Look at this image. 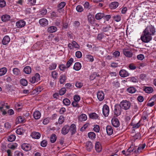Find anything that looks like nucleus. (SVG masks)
I'll return each mask as SVG.
<instances>
[{
	"mask_svg": "<svg viewBox=\"0 0 156 156\" xmlns=\"http://www.w3.org/2000/svg\"><path fill=\"white\" fill-rule=\"evenodd\" d=\"M66 5V3L64 2H62L58 5V8L59 9L63 8Z\"/></svg>",
	"mask_w": 156,
	"mask_h": 156,
	"instance_id": "a18cd8bd",
	"label": "nucleus"
},
{
	"mask_svg": "<svg viewBox=\"0 0 156 156\" xmlns=\"http://www.w3.org/2000/svg\"><path fill=\"white\" fill-rule=\"evenodd\" d=\"M76 56L78 58H80L82 56L81 52L80 51H77L76 53Z\"/></svg>",
	"mask_w": 156,
	"mask_h": 156,
	"instance_id": "680f3d73",
	"label": "nucleus"
},
{
	"mask_svg": "<svg viewBox=\"0 0 156 156\" xmlns=\"http://www.w3.org/2000/svg\"><path fill=\"white\" fill-rule=\"evenodd\" d=\"M111 28L110 26H108L106 27H104L103 28V31L104 32H106L108 31L110 28Z\"/></svg>",
	"mask_w": 156,
	"mask_h": 156,
	"instance_id": "338daca9",
	"label": "nucleus"
},
{
	"mask_svg": "<svg viewBox=\"0 0 156 156\" xmlns=\"http://www.w3.org/2000/svg\"><path fill=\"white\" fill-rule=\"evenodd\" d=\"M106 130L107 133L108 135H111L112 134L113 130L111 126H107L106 127Z\"/></svg>",
	"mask_w": 156,
	"mask_h": 156,
	"instance_id": "412c9836",
	"label": "nucleus"
},
{
	"mask_svg": "<svg viewBox=\"0 0 156 156\" xmlns=\"http://www.w3.org/2000/svg\"><path fill=\"white\" fill-rule=\"evenodd\" d=\"M58 73L55 71H54L52 72V78L54 79H55L57 78V77L58 76Z\"/></svg>",
	"mask_w": 156,
	"mask_h": 156,
	"instance_id": "8fccbe9b",
	"label": "nucleus"
},
{
	"mask_svg": "<svg viewBox=\"0 0 156 156\" xmlns=\"http://www.w3.org/2000/svg\"><path fill=\"white\" fill-rule=\"evenodd\" d=\"M21 148L25 151H28L31 149V147L27 144L24 143L21 145Z\"/></svg>",
	"mask_w": 156,
	"mask_h": 156,
	"instance_id": "9b49d317",
	"label": "nucleus"
},
{
	"mask_svg": "<svg viewBox=\"0 0 156 156\" xmlns=\"http://www.w3.org/2000/svg\"><path fill=\"white\" fill-rule=\"evenodd\" d=\"M119 75L122 77H124L128 76L129 74L124 69H122L119 72Z\"/></svg>",
	"mask_w": 156,
	"mask_h": 156,
	"instance_id": "ddd939ff",
	"label": "nucleus"
},
{
	"mask_svg": "<svg viewBox=\"0 0 156 156\" xmlns=\"http://www.w3.org/2000/svg\"><path fill=\"white\" fill-rule=\"evenodd\" d=\"M73 61V59L72 58H71L67 62L66 66L67 68H68L71 65Z\"/></svg>",
	"mask_w": 156,
	"mask_h": 156,
	"instance_id": "a19ab883",
	"label": "nucleus"
},
{
	"mask_svg": "<svg viewBox=\"0 0 156 156\" xmlns=\"http://www.w3.org/2000/svg\"><path fill=\"white\" fill-rule=\"evenodd\" d=\"M87 116L85 114L81 115L79 117V120L81 121H85L87 119Z\"/></svg>",
	"mask_w": 156,
	"mask_h": 156,
	"instance_id": "7c9ffc66",
	"label": "nucleus"
},
{
	"mask_svg": "<svg viewBox=\"0 0 156 156\" xmlns=\"http://www.w3.org/2000/svg\"><path fill=\"white\" fill-rule=\"evenodd\" d=\"M61 20L59 19H57L55 23V26H59L60 24Z\"/></svg>",
	"mask_w": 156,
	"mask_h": 156,
	"instance_id": "774afa93",
	"label": "nucleus"
},
{
	"mask_svg": "<svg viewBox=\"0 0 156 156\" xmlns=\"http://www.w3.org/2000/svg\"><path fill=\"white\" fill-rule=\"evenodd\" d=\"M10 40L9 37L8 36H6L2 40V43L3 45H6L9 42Z\"/></svg>",
	"mask_w": 156,
	"mask_h": 156,
	"instance_id": "f3484780",
	"label": "nucleus"
},
{
	"mask_svg": "<svg viewBox=\"0 0 156 156\" xmlns=\"http://www.w3.org/2000/svg\"><path fill=\"white\" fill-rule=\"evenodd\" d=\"M86 150L90 152L93 148V146L91 142L90 141H87L86 144Z\"/></svg>",
	"mask_w": 156,
	"mask_h": 156,
	"instance_id": "1a4fd4ad",
	"label": "nucleus"
},
{
	"mask_svg": "<svg viewBox=\"0 0 156 156\" xmlns=\"http://www.w3.org/2000/svg\"><path fill=\"white\" fill-rule=\"evenodd\" d=\"M87 19L88 22L90 23H91L94 20V18L91 14L89 13L87 16Z\"/></svg>",
	"mask_w": 156,
	"mask_h": 156,
	"instance_id": "c9c22d12",
	"label": "nucleus"
},
{
	"mask_svg": "<svg viewBox=\"0 0 156 156\" xmlns=\"http://www.w3.org/2000/svg\"><path fill=\"white\" fill-rule=\"evenodd\" d=\"M15 155L16 156H23V153L21 152L17 151L15 152Z\"/></svg>",
	"mask_w": 156,
	"mask_h": 156,
	"instance_id": "0e129e2a",
	"label": "nucleus"
},
{
	"mask_svg": "<svg viewBox=\"0 0 156 156\" xmlns=\"http://www.w3.org/2000/svg\"><path fill=\"white\" fill-rule=\"evenodd\" d=\"M127 91L129 93H133L136 92V90L135 88L131 87L127 89Z\"/></svg>",
	"mask_w": 156,
	"mask_h": 156,
	"instance_id": "4c0bfd02",
	"label": "nucleus"
},
{
	"mask_svg": "<svg viewBox=\"0 0 156 156\" xmlns=\"http://www.w3.org/2000/svg\"><path fill=\"white\" fill-rule=\"evenodd\" d=\"M89 117L90 118L94 119H98L99 116L98 114L95 112L91 113L89 114Z\"/></svg>",
	"mask_w": 156,
	"mask_h": 156,
	"instance_id": "b1692460",
	"label": "nucleus"
},
{
	"mask_svg": "<svg viewBox=\"0 0 156 156\" xmlns=\"http://www.w3.org/2000/svg\"><path fill=\"white\" fill-rule=\"evenodd\" d=\"M134 147L133 145H131L129 148L126 151V154L127 155H129L130 153L133 152L134 149Z\"/></svg>",
	"mask_w": 156,
	"mask_h": 156,
	"instance_id": "c85d7f7f",
	"label": "nucleus"
},
{
	"mask_svg": "<svg viewBox=\"0 0 156 156\" xmlns=\"http://www.w3.org/2000/svg\"><path fill=\"white\" fill-rule=\"evenodd\" d=\"M16 139V136L14 135H11L9 136L8 138V140L10 142H12Z\"/></svg>",
	"mask_w": 156,
	"mask_h": 156,
	"instance_id": "58836bf2",
	"label": "nucleus"
},
{
	"mask_svg": "<svg viewBox=\"0 0 156 156\" xmlns=\"http://www.w3.org/2000/svg\"><path fill=\"white\" fill-rule=\"evenodd\" d=\"M76 9L77 11L79 12H81L83 10V7L80 5H78L76 7Z\"/></svg>",
	"mask_w": 156,
	"mask_h": 156,
	"instance_id": "49530a36",
	"label": "nucleus"
},
{
	"mask_svg": "<svg viewBox=\"0 0 156 156\" xmlns=\"http://www.w3.org/2000/svg\"><path fill=\"white\" fill-rule=\"evenodd\" d=\"M31 136L33 138L38 139L40 138L41 134L38 132H34L32 133Z\"/></svg>",
	"mask_w": 156,
	"mask_h": 156,
	"instance_id": "6ab92c4d",
	"label": "nucleus"
},
{
	"mask_svg": "<svg viewBox=\"0 0 156 156\" xmlns=\"http://www.w3.org/2000/svg\"><path fill=\"white\" fill-rule=\"evenodd\" d=\"M93 129L95 132L97 133L99 132L100 130V128L99 126L98 125H95Z\"/></svg>",
	"mask_w": 156,
	"mask_h": 156,
	"instance_id": "4d7b16f0",
	"label": "nucleus"
},
{
	"mask_svg": "<svg viewBox=\"0 0 156 156\" xmlns=\"http://www.w3.org/2000/svg\"><path fill=\"white\" fill-rule=\"evenodd\" d=\"M40 80V75L38 73H36L34 76L30 79V81L32 83H34L36 82H37Z\"/></svg>",
	"mask_w": 156,
	"mask_h": 156,
	"instance_id": "39448f33",
	"label": "nucleus"
},
{
	"mask_svg": "<svg viewBox=\"0 0 156 156\" xmlns=\"http://www.w3.org/2000/svg\"><path fill=\"white\" fill-rule=\"evenodd\" d=\"M23 71L25 73L29 74L31 72V68L29 66H27L24 68Z\"/></svg>",
	"mask_w": 156,
	"mask_h": 156,
	"instance_id": "cd10ccee",
	"label": "nucleus"
},
{
	"mask_svg": "<svg viewBox=\"0 0 156 156\" xmlns=\"http://www.w3.org/2000/svg\"><path fill=\"white\" fill-rule=\"evenodd\" d=\"M56 67V65L55 63H53L49 66L48 69L50 70H52L55 69Z\"/></svg>",
	"mask_w": 156,
	"mask_h": 156,
	"instance_id": "09e8293b",
	"label": "nucleus"
},
{
	"mask_svg": "<svg viewBox=\"0 0 156 156\" xmlns=\"http://www.w3.org/2000/svg\"><path fill=\"white\" fill-rule=\"evenodd\" d=\"M39 23L42 26H45L48 25V21L46 19L42 18L39 20Z\"/></svg>",
	"mask_w": 156,
	"mask_h": 156,
	"instance_id": "2eb2a0df",
	"label": "nucleus"
},
{
	"mask_svg": "<svg viewBox=\"0 0 156 156\" xmlns=\"http://www.w3.org/2000/svg\"><path fill=\"white\" fill-rule=\"evenodd\" d=\"M152 37L147 35L144 32H143L140 37L141 41L145 43L149 42L152 39Z\"/></svg>",
	"mask_w": 156,
	"mask_h": 156,
	"instance_id": "f03ea898",
	"label": "nucleus"
},
{
	"mask_svg": "<svg viewBox=\"0 0 156 156\" xmlns=\"http://www.w3.org/2000/svg\"><path fill=\"white\" fill-rule=\"evenodd\" d=\"M141 121V119H140L139 122L136 124L132 123L131 125L133 126L132 128L137 129L141 125L140 122Z\"/></svg>",
	"mask_w": 156,
	"mask_h": 156,
	"instance_id": "c756f323",
	"label": "nucleus"
},
{
	"mask_svg": "<svg viewBox=\"0 0 156 156\" xmlns=\"http://www.w3.org/2000/svg\"><path fill=\"white\" fill-rule=\"evenodd\" d=\"M95 148L96 151L98 152H100L101 150V145L100 143L97 142L95 145Z\"/></svg>",
	"mask_w": 156,
	"mask_h": 156,
	"instance_id": "5701e85b",
	"label": "nucleus"
},
{
	"mask_svg": "<svg viewBox=\"0 0 156 156\" xmlns=\"http://www.w3.org/2000/svg\"><path fill=\"white\" fill-rule=\"evenodd\" d=\"M122 108L120 104H116L115 106V109L114 110V115L118 116L121 114Z\"/></svg>",
	"mask_w": 156,
	"mask_h": 156,
	"instance_id": "20e7f679",
	"label": "nucleus"
},
{
	"mask_svg": "<svg viewBox=\"0 0 156 156\" xmlns=\"http://www.w3.org/2000/svg\"><path fill=\"white\" fill-rule=\"evenodd\" d=\"M119 104L122 108L125 110L129 109L131 106L130 102L127 100H123Z\"/></svg>",
	"mask_w": 156,
	"mask_h": 156,
	"instance_id": "7ed1b4c3",
	"label": "nucleus"
},
{
	"mask_svg": "<svg viewBox=\"0 0 156 156\" xmlns=\"http://www.w3.org/2000/svg\"><path fill=\"white\" fill-rule=\"evenodd\" d=\"M57 28L56 27L51 26L48 27L47 29V31L48 32L50 33H54L56 31Z\"/></svg>",
	"mask_w": 156,
	"mask_h": 156,
	"instance_id": "4be33fe9",
	"label": "nucleus"
},
{
	"mask_svg": "<svg viewBox=\"0 0 156 156\" xmlns=\"http://www.w3.org/2000/svg\"><path fill=\"white\" fill-rule=\"evenodd\" d=\"M17 120L18 123H21L25 122L24 120V118L21 116L17 118Z\"/></svg>",
	"mask_w": 156,
	"mask_h": 156,
	"instance_id": "6e6d98bb",
	"label": "nucleus"
},
{
	"mask_svg": "<svg viewBox=\"0 0 156 156\" xmlns=\"http://www.w3.org/2000/svg\"><path fill=\"white\" fill-rule=\"evenodd\" d=\"M73 99L74 101L78 102L80 100V97L79 95H75L74 96Z\"/></svg>",
	"mask_w": 156,
	"mask_h": 156,
	"instance_id": "052dcab7",
	"label": "nucleus"
},
{
	"mask_svg": "<svg viewBox=\"0 0 156 156\" xmlns=\"http://www.w3.org/2000/svg\"><path fill=\"white\" fill-rule=\"evenodd\" d=\"M63 102L65 105L67 106L69 105L71 103L70 101L67 98L63 99Z\"/></svg>",
	"mask_w": 156,
	"mask_h": 156,
	"instance_id": "37998d69",
	"label": "nucleus"
},
{
	"mask_svg": "<svg viewBox=\"0 0 156 156\" xmlns=\"http://www.w3.org/2000/svg\"><path fill=\"white\" fill-rule=\"evenodd\" d=\"M47 144V142L46 140H43L41 143V145L43 147H45Z\"/></svg>",
	"mask_w": 156,
	"mask_h": 156,
	"instance_id": "864d4df0",
	"label": "nucleus"
},
{
	"mask_svg": "<svg viewBox=\"0 0 156 156\" xmlns=\"http://www.w3.org/2000/svg\"><path fill=\"white\" fill-rule=\"evenodd\" d=\"M97 97L100 101H102L104 98V94L101 91H99L97 93Z\"/></svg>",
	"mask_w": 156,
	"mask_h": 156,
	"instance_id": "9d476101",
	"label": "nucleus"
},
{
	"mask_svg": "<svg viewBox=\"0 0 156 156\" xmlns=\"http://www.w3.org/2000/svg\"><path fill=\"white\" fill-rule=\"evenodd\" d=\"M88 135V137L92 139H94L96 137V135L93 132H90L89 133Z\"/></svg>",
	"mask_w": 156,
	"mask_h": 156,
	"instance_id": "f704fd0d",
	"label": "nucleus"
},
{
	"mask_svg": "<svg viewBox=\"0 0 156 156\" xmlns=\"http://www.w3.org/2000/svg\"><path fill=\"white\" fill-rule=\"evenodd\" d=\"M20 83L23 86H26L27 84V81L24 79H23L20 80Z\"/></svg>",
	"mask_w": 156,
	"mask_h": 156,
	"instance_id": "79ce46f5",
	"label": "nucleus"
},
{
	"mask_svg": "<svg viewBox=\"0 0 156 156\" xmlns=\"http://www.w3.org/2000/svg\"><path fill=\"white\" fill-rule=\"evenodd\" d=\"M111 121L112 125L115 127H118L119 126V122L117 118H113Z\"/></svg>",
	"mask_w": 156,
	"mask_h": 156,
	"instance_id": "6e6552de",
	"label": "nucleus"
},
{
	"mask_svg": "<svg viewBox=\"0 0 156 156\" xmlns=\"http://www.w3.org/2000/svg\"><path fill=\"white\" fill-rule=\"evenodd\" d=\"M65 119L63 116L61 115L60 116L58 119V123L59 124H62L64 121Z\"/></svg>",
	"mask_w": 156,
	"mask_h": 156,
	"instance_id": "ea45409f",
	"label": "nucleus"
},
{
	"mask_svg": "<svg viewBox=\"0 0 156 156\" xmlns=\"http://www.w3.org/2000/svg\"><path fill=\"white\" fill-rule=\"evenodd\" d=\"M66 76L64 75H61L59 78V82L61 84H63L64 83L66 80Z\"/></svg>",
	"mask_w": 156,
	"mask_h": 156,
	"instance_id": "473e14b6",
	"label": "nucleus"
},
{
	"mask_svg": "<svg viewBox=\"0 0 156 156\" xmlns=\"http://www.w3.org/2000/svg\"><path fill=\"white\" fill-rule=\"evenodd\" d=\"M70 129V126L68 125H66L62 128V133L63 135H66L69 132Z\"/></svg>",
	"mask_w": 156,
	"mask_h": 156,
	"instance_id": "0eeeda50",
	"label": "nucleus"
},
{
	"mask_svg": "<svg viewBox=\"0 0 156 156\" xmlns=\"http://www.w3.org/2000/svg\"><path fill=\"white\" fill-rule=\"evenodd\" d=\"M6 5V2L4 0H0V7L3 8Z\"/></svg>",
	"mask_w": 156,
	"mask_h": 156,
	"instance_id": "5fc2aeb1",
	"label": "nucleus"
},
{
	"mask_svg": "<svg viewBox=\"0 0 156 156\" xmlns=\"http://www.w3.org/2000/svg\"><path fill=\"white\" fill-rule=\"evenodd\" d=\"M78 102L74 101L72 103V105L73 107L79 108L80 106L78 104Z\"/></svg>",
	"mask_w": 156,
	"mask_h": 156,
	"instance_id": "bf43d9fd",
	"label": "nucleus"
},
{
	"mask_svg": "<svg viewBox=\"0 0 156 156\" xmlns=\"http://www.w3.org/2000/svg\"><path fill=\"white\" fill-rule=\"evenodd\" d=\"M10 16L8 15H2L1 17V20L3 22H6L9 20Z\"/></svg>",
	"mask_w": 156,
	"mask_h": 156,
	"instance_id": "a211bd4d",
	"label": "nucleus"
},
{
	"mask_svg": "<svg viewBox=\"0 0 156 156\" xmlns=\"http://www.w3.org/2000/svg\"><path fill=\"white\" fill-rule=\"evenodd\" d=\"M119 5V3L117 2H112L110 5V7L111 9H115L117 8Z\"/></svg>",
	"mask_w": 156,
	"mask_h": 156,
	"instance_id": "bb28decb",
	"label": "nucleus"
},
{
	"mask_svg": "<svg viewBox=\"0 0 156 156\" xmlns=\"http://www.w3.org/2000/svg\"><path fill=\"white\" fill-rule=\"evenodd\" d=\"M42 89L40 87H37L35 88L33 92L34 93H37L38 94L41 91Z\"/></svg>",
	"mask_w": 156,
	"mask_h": 156,
	"instance_id": "3c124183",
	"label": "nucleus"
},
{
	"mask_svg": "<svg viewBox=\"0 0 156 156\" xmlns=\"http://www.w3.org/2000/svg\"><path fill=\"white\" fill-rule=\"evenodd\" d=\"M143 32L147 34V35L152 37V36L155 35L156 31L154 27L151 25H150L148 26Z\"/></svg>",
	"mask_w": 156,
	"mask_h": 156,
	"instance_id": "f257e3e1",
	"label": "nucleus"
},
{
	"mask_svg": "<svg viewBox=\"0 0 156 156\" xmlns=\"http://www.w3.org/2000/svg\"><path fill=\"white\" fill-rule=\"evenodd\" d=\"M137 58L138 60H142L144 58V57L143 55L140 54L137 56Z\"/></svg>",
	"mask_w": 156,
	"mask_h": 156,
	"instance_id": "69168bd1",
	"label": "nucleus"
},
{
	"mask_svg": "<svg viewBox=\"0 0 156 156\" xmlns=\"http://www.w3.org/2000/svg\"><path fill=\"white\" fill-rule=\"evenodd\" d=\"M104 17V14L102 13H98L95 16V18L97 20H99Z\"/></svg>",
	"mask_w": 156,
	"mask_h": 156,
	"instance_id": "2f4dec72",
	"label": "nucleus"
},
{
	"mask_svg": "<svg viewBox=\"0 0 156 156\" xmlns=\"http://www.w3.org/2000/svg\"><path fill=\"white\" fill-rule=\"evenodd\" d=\"M113 18L116 22H119L121 20V17L119 15L115 16H113Z\"/></svg>",
	"mask_w": 156,
	"mask_h": 156,
	"instance_id": "603ef678",
	"label": "nucleus"
},
{
	"mask_svg": "<svg viewBox=\"0 0 156 156\" xmlns=\"http://www.w3.org/2000/svg\"><path fill=\"white\" fill-rule=\"evenodd\" d=\"M103 113L105 117L107 116L109 113V110L108 106L106 105H105L103 108Z\"/></svg>",
	"mask_w": 156,
	"mask_h": 156,
	"instance_id": "423d86ee",
	"label": "nucleus"
},
{
	"mask_svg": "<svg viewBox=\"0 0 156 156\" xmlns=\"http://www.w3.org/2000/svg\"><path fill=\"white\" fill-rule=\"evenodd\" d=\"M129 67L131 70H134L136 68V66L133 63L129 64Z\"/></svg>",
	"mask_w": 156,
	"mask_h": 156,
	"instance_id": "13d9d810",
	"label": "nucleus"
},
{
	"mask_svg": "<svg viewBox=\"0 0 156 156\" xmlns=\"http://www.w3.org/2000/svg\"><path fill=\"white\" fill-rule=\"evenodd\" d=\"M25 24V21L23 20H20L16 22V25L18 28H22L24 27Z\"/></svg>",
	"mask_w": 156,
	"mask_h": 156,
	"instance_id": "4468645a",
	"label": "nucleus"
},
{
	"mask_svg": "<svg viewBox=\"0 0 156 156\" xmlns=\"http://www.w3.org/2000/svg\"><path fill=\"white\" fill-rule=\"evenodd\" d=\"M71 135H73L76 132V126L74 124H72L70 126Z\"/></svg>",
	"mask_w": 156,
	"mask_h": 156,
	"instance_id": "dca6fc26",
	"label": "nucleus"
},
{
	"mask_svg": "<svg viewBox=\"0 0 156 156\" xmlns=\"http://www.w3.org/2000/svg\"><path fill=\"white\" fill-rule=\"evenodd\" d=\"M57 137L55 134H52L50 136V141L51 143H54L56 140Z\"/></svg>",
	"mask_w": 156,
	"mask_h": 156,
	"instance_id": "72a5a7b5",
	"label": "nucleus"
},
{
	"mask_svg": "<svg viewBox=\"0 0 156 156\" xmlns=\"http://www.w3.org/2000/svg\"><path fill=\"white\" fill-rule=\"evenodd\" d=\"M83 85V84L82 83L79 82H76L75 84L76 87L79 88L82 87Z\"/></svg>",
	"mask_w": 156,
	"mask_h": 156,
	"instance_id": "e2e57ef3",
	"label": "nucleus"
},
{
	"mask_svg": "<svg viewBox=\"0 0 156 156\" xmlns=\"http://www.w3.org/2000/svg\"><path fill=\"white\" fill-rule=\"evenodd\" d=\"M13 74L16 75H18L20 73V70L17 68H14L12 70Z\"/></svg>",
	"mask_w": 156,
	"mask_h": 156,
	"instance_id": "c03bdc74",
	"label": "nucleus"
},
{
	"mask_svg": "<svg viewBox=\"0 0 156 156\" xmlns=\"http://www.w3.org/2000/svg\"><path fill=\"white\" fill-rule=\"evenodd\" d=\"M81 64L79 62H76L74 66L73 69L76 71L79 70L81 68Z\"/></svg>",
	"mask_w": 156,
	"mask_h": 156,
	"instance_id": "a878e982",
	"label": "nucleus"
},
{
	"mask_svg": "<svg viewBox=\"0 0 156 156\" xmlns=\"http://www.w3.org/2000/svg\"><path fill=\"white\" fill-rule=\"evenodd\" d=\"M66 91V88H62L59 91V94L60 95H62L65 93Z\"/></svg>",
	"mask_w": 156,
	"mask_h": 156,
	"instance_id": "de8ad7c7",
	"label": "nucleus"
},
{
	"mask_svg": "<svg viewBox=\"0 0 156 156\" xmlns=\"http://www.w3.org/2000/svg\"><path fill=\"white\" fill-rule=\"evenodd\" d=\"M41 116V113L38 111H36L34 113L33 117L36 119H39L40 118Z\"/></svg>",
	"mask_w": 156,
	"mask_h": 156,
	"instance_id": "aec40b11",
	"label": "nucleus"
},
{
	"mask_svg": "<svg viewBox=\"0 0 156 156\" xmlns=\"http://www.w3.org/2000/svg\"><path fill=\"white\" fill-rule=\"evenodd\" d=\"M123 52L124 55L128 57H131L132 56V52L127 49H123Z\"/></svg>",
	"mask_w": 156,
	"mask_h": 156,
	"instance_id": "f8f14e48",
	"label": "nucleus"
},
{
	"mask_svg": "<svg viewBox=\"0 0 156 156\" xmlns=\"http://www.w3.org/2000/svg\"><path fill=\"white\" fill-rule=\"evenodd\" d=\"M143 90L147 93H151L153 91V88L151 87H145Z\"/></svg>",
	"mask_w": 156,
	"mask_h": 156,
	"instance_id": "393cba45",
	"label": "nucleus"
},
{
	"mask_svg": "<svg viewBox=\"0 0 156 156\" xmlns=\"http://www.w3.org/2000/svg\"><path fill=\"white\" fill-rule=\"evenodd\" d=\"M7 71V69L5 67L0 69V76L3 75L5 74Z\"/></svg>",
	"mask_w": 156,
	"mask_h": 156,
	"instance_id": "e433bc0d",
	"label": "nucleus"
}]
</instances>
